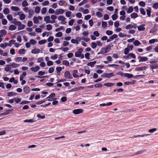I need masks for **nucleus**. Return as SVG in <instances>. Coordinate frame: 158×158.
Wrapping results in <instances>:
<instances>
[{
    "label": "nucleus",
    "mask_w": 158,
    "mask_h": 158,
    "mask_svg": "<svg viewBox=\"0 0 158 158\" xmlns=\"http://www.w3.org/2000/svg\"><path fill=\"white\" fill-rule=\"evenodd\" d=\"M114 76L115 74L114 73H103V75H102V77H106L107 78H110Z\"/></svg>",
    "instance_id": "f257e3e1"
},
{
    "label": "nucleus",
    "mask_w": 158,
    "mask_h": 158,
    "mask_svg": "<svg viewBox=\"0 0 158 158\" xmlns=\"http://www.w3.org/2000/svg\"><path fill=\"white\" fill-rule=\"evenodd\" d=\"M139 62H144L147 61L148 58L146 56H139L137 58Z\"/></svg>",
    "instance_id": "f03ea898"
},
{
    "label": "nucleus",
    "mask_w": 158,
    "mask_h": 158,
    "mask_svg": "<svg viewBox=\"0 0 158 158\" xmlns=\"http://www.w3.org/2000/svg\"><path fill=\"white\" fill-rule=\"evenodd\" d=\"M64 76L66 78L68 79H72L73 78L71 74L68 71L65 72L64 73Z\"/></svg>",
    "instance_id": "7ed1b4c3"
},
{
    "label": "nucleus",
    "mask_w": 158,
    "mask_h": 158,
    "mask_svg": "<svg viewBox=\"0 0 158 158\" xmlns=\"http://www.w3.org/2000/svg\"><path fill=\"white\" fill-rule=\"evenodd\" d=\"M136 24L133 23V25L132 24H128L126 27V29H129L131 28H134L136 29Z\"/></svg>",
    "instance_id": "20e7f679"
},
{
    "label": "nucleus",
    "mask_w": 158,
    "mask_h": 158,
    "mask_svg": "<svg viewBox=\"0 0 158 158\" xmlns=\"http://www.w3.org/2000/svg\"><path fill=\"white\" fill-rule=\"evenodd\" d=\"M64 12V11L63 9H57L55 10V14L56 15H58L59 14H62Z\"/></svg>",
    "instance_id": "39448f33"
},
{
    "label": "nucleus",
    "mask_w": 158,
    "mask_h": 158,
    "mask_svg": "<svg viewBox=\"0 0 158 158\" xmlns=\"http://www.w3.org/2000/svg\"><path fill=\"white\" fill-rule=\"evenodd\" d=\"M83 110L82 109H77L74 110L73 111V113L75 114H79L82 113Z\"/></svg>",
    "instance_id": "423d86ee"
},
{
    "label": "nucleus",
    "mask_w": 158,
    "mask_h": 158,
    "mask_svg": "<svg viewBox=\"0 0 158 158\" xmlns=\"http://www.w3.org/2000/svg\"><path fill=\"white\" fill-rule=\"evenodd\" d=\"M110 48L109 47H107L106 48H102L101 49V50L102 51V52L103 54L104 53H106L108 52L110 50Z\"/></svg>",
    "instance_id": "0eeeda50"
},
{
    "label": "nucleus",
    "mask_w": 158,
    "mask_h": 158,
    "mask_svg": "<svg viewBox=\"0 0 158 158\" xmlns=\"http://www.w3.org/2000/svg\"><path fill=\"white\" fill-rule=\"evenodd\" d=\"M40 67L39 66H36L35 67H32L30 68V70L32 72H36L38 71L40 69Z\"/></svg>",
    "instance_id": "6e6552de"
},
{
    "label": "nucleus",
    "mask_w": 158,
    "mask_h": 158,
    "mask_svg": "<svg viewBox=\"0 0 158 158\" xmlns=\"http://www.w3.org/2000/svg\"><path fill=\"white\" fill-rule=\"evenodd\" d=\"M23 90L25 94H28L30 92V88L28 86H26L24 87Z\"/></svg>",
    "instance_id": "1a4fd4ad"
},
{
    "label": "nucleus",
    "mask_w": 158,
    "mask_h": 158,
    "mask_svg": "<svg viewBox=\"0 0 158 158\" xmlns=\"http://www.w3.org/2000/svg\"><path fill=\"white\" fill-rule=\"evenodd\" d=\"M145 26V24H143L137 27L139 31H143L145 29L144 27Z\"/></svg>",
    "instance_id": "9d476101"
},
{
    "label": "nucleus",
    "mask_w": 158,
    "mask_h": 158,
    "mask_svg": "<svg viewBox=\"0 0 158 158\" xmlns=\"http://www.w3.org/2000/svg\"><path fill=\"white\" fill-rule=\"evenodd\" d=\"M147 67L146 66H143L141 67H138L135 68V70L137 71H143L147 69Z\"/></svg>",
    "instance_id": "9b49d317"
},
{
    "label": "nucleus",
    "mask_w": 158,
    "mask_h": 158,
    "mask_svg": "<svg viewBox=\"0 0 158 158\" xmlns=\"http://www.w3.org/2000/svg\"><path fill=\"white\" fill-rule=\"evenodd\" d=\"M0 38H2L6 33V31L4 29L0 30Z\"/></svg>",
    "instance_id": "f8f14e48"
},
{
    "label": "nucleus",
    "mask_w": 158,
    "mask_h": 158,
    "mask_svg": "<svg viewBox=\"0 0 158 158\" xmlns=\"http://www.w3.org/2000/svg\"><path fill=\"white\" fill-rule=\"evenodd\" d=\"M10 65V66L12 67L13 68H16L19 66L20 64H16L14 62L11 63Z\"/></svg>",
    "instance_id": "ddd939ff"
},
{
    "label": "nucleus",
    "mask_w": 158,
    "mask_h": 158,
    "mask_svg": "<svg viewBox=\"0 0 158 158\" xmlns=\"http://www.w3.org/2000/svg\"><path fill=\"white\" fill-rule=\"evenodd\" d=\"M40 49H36L35 48L34 49H32L31 50V53L33 54H36L40 52Z\"/></svg>",
    "instance_id": "4468645a"
},
{
    "label": "nucleus",
    "mask_w": 158,
    "mask_h": 158,
    "mask_svg": "<svg viewBox=\"0 0 158 158\" xmlns=\"http://www.w3.org/2000/svg\"><path fill=\"white\" fill-rule=\"evenodd\" d=\"M50 17L49 16H46L44 19V21L46 22V23H50Z\"/></svg>",
    "instance_id": "2eb2a0df"
},
{
    "label": "nucleus",
    "mask_w": 158,
    "mask_h": 158,
    "mask_svg": "<svg viewBox=\"0 0 158 158\" xmlns=\"http://www.w3.org/2000/svg\"><path fill=\"white\" fill-rule=\"evenodd\" d=\"M124 76L125 77H127L129 78H130L132 77L133 76L131 74L125 73L124 74Z\"/></svg>",
    "instance_id": "dca6fc26"
},
{
    "label": "nucleus",
    "mask_w": 158,
    "mask_h": 158,
    "mask_svg": "<svg viewBox=\"0 0 158 158\" xmlns=\"http://www.w3.org/2000/svg\"><path fill=\"white\" fill-rule=\"evenodd\" d=\"M150 67L152 69H156L158 67V64L156 63L153 64H150Z\"/></svg>",
    "instance_id": "f3484780"
},
{
    "label": "nucleus",
    "mask_w": 158,
    "mask_h": 158,
    "mask_svg": "<svg viewBox=\"0 0 158 158\" xmlns=\"http://www.w3.org/2000/svg\"><path fill=\"white\" fill-rule=\"evenodd\" d=\"M17 27L15 25H10L9 27V30L10 31H13L15 30Z\"/></svg>",
    "instance_id": "a211bd4d"
},
{
    "label": "nucleus",
    "mask_w": 158,
    "mask_h": 158,
    "mask_svg": "<svg viewBox=\"0 0 158 158\" xmlns=\"http://www.w3.org/2000/svg\"><path fill=\"white\" fill-rule=\"evenodd\" d=\"M10 66V64L6 65V66L5 68V70L6 72L9 71L11 69V68Z\"/></svg>",
    "instance_id": "6ab92c4d"
},
{
    "label": "nucleus",
    "mask_w": 158,
    "mask_h": 158,
    "mask_svg": "<svg viewBox=\"0 0 158 158\" xmlns=\"http://www.w3.org/2000/svg\"><path fill=\"white\" fill-rule=\"evenodd\" d=\"M8 96L9 97L13 96H16V94L15 93L12 92H9L7 93Z\"/></svg>",
    "instance_id": "aec40b11"
},
{
    "label": "nucleus",
    "mask_w": 158,
    "mask_h": 158,
    "mask_svg": "<svg viewBox=\"0 0 158 158\" xmlns=\"http://www.w3.org/2000/svg\"><path fill=\"white\" fill-rule=\"evenodd\" d=\"M96 61H94L93 62H89L87 64V65L90 66L92 67L94 66V65L96 63Z\"/></svg>",
    "instance_id": "412c9836"
},
{
    "label": "nucleus",
    "mask_w": 158,
    "mask_h": 158,
    "mask_svg": "<svg viewBox=\"0 0 158 158\" xmlns=\"http://www.w3.org/2000/svg\"><path fill=\"white\" fill-rule=\"evenodd\" d=\"M8 46L7 44L6 43L3 44L2 43L0 45V47L1 48L5 49Z\"/></svg>",
    "instance_id": "4be33fe9"
},
{
    "label": "nucleus",
    "mask_w": 158,
    "mask_h": 158,
    "mask_svg": "<svg viewBox=\"0 0 158 158\" xmlns=\"http://www.w3.org/2000/svg\"><path fill=\"white\" fill-rule=\"evenodd\" d=\"M138 16V14L135 13H133L131 15V18L135 19Z\"/></svg>",
    "instance_id": "5701e85b"
},
{
    "label": "nucleus",
    "mask_w": 158,
    "mask_h": 158,
    "mask_svg": "<svg viewBox=\"0 0 158 158\" xmlns=\"http://www.w3.org/2000/svg\"><path fill=\"white\" fill-rule=\"evenodd\" d=\"M11 8V10L13 11H18L19 10V8L18 7L12 6Z\"/></svg>",
    "instance_id": "b1692460"
},
{
    "label": "nucleus",
    "mask_w": 158,
    "mask_h": 158,
    "mask_svg": "<svg viewBox=\"0 0 158 158\" xmlns=\"http://www.w3.org/2000/svg\"><path fill=\"white\" fill-rule=\"evenodd\" d=\"M112 104V103L111 102H109L107 104L102 103L100 105V106H109L111 105Z\"/></svg>",
    "instance_id": "393cba45"
},
{
    "label": "nucleus",
    "mask_w": 158,
    "mask_h": 158,
    "mask_svg": "<svg viewBox=\"0 0 158 158\" xmlns=\"http://www.w3.org/2000/svg\"><path fill=\"white\" fill-rule=\"evenodd\" d=\"M40 10V8L39 6H36L35 9V12L36 13H39Z\"/></svg>",
    "instance_id": "a878e982"
},
{
    "label": "nucleus",
    "mask_w": 158,
    "mask_h": 158,
    "mask_svg": "<svg viewBox=\"0 0 158 158\" xmlns=\"http://www.w3.org/2000/svg\"><path fill=\"white\" fill-rule=\"evenodd\" d=\"M25 50L24 49H21L19 50V53L20 54H25Z\"/></svg>",
    "instance_id": "bb28decb"
},
{
    "label": "nucleus",
    "mask_w": 158,
    "mask_h": 158,
    "mask_svg": "<svg viewBox=\"0 0 158 158\" xmlns=\"http://www.w3.org/2000/svg\"><path fill=\"white\" fill-rule=\"evenodd\" d=\"M133 44L135 46H138L141 44L140 42L138 40H135L133 42Z\"/></svg>",
    "instance_id": "cd10ccee"
},
{
    "label": "nucleus",
    "mask_w": 158,
    "mask_h": 158,
    "mask_svg": "<svg viewBox=\"0 0 158 158\" xmlns=\"http://www.w3.org/2000/svg\"><path fill=\"white\" fill-rule=\"evenodd\" d=\"M23 122L24 123H34L35 122V121L33 120L32 119H26L23 121Z\"/></svg>",
    "instance_id": "c85d7f7f"
},
{
    "label": "nucleus",
    "mask_w": 158,
    "mask_h": 158,
    "mask_svg": "<svg viewBox=\"0 0 158 158\" xmlns=\"http://www.w3.org/2000/svg\"><path fill=\"white\" fill-rule=\"evenodd\" d=\"M3 13L7 15L9 13L10 11L8 8H5L3 10Z\"/></svg>",
    "instance_id": "c756f323"
},
{
    "label": "nucleus",
    "mask_w": 158,
    "mask_h": 158,
    "mask_svg": "<svg viewBox=\"0 0 158 158\" xmlns=\"http://www.w3.org/2000/svg\"><path fill=\"white\" fill-rule=\"evenodd\" d=\"M139 10L140 13L143 15H146V12L145 11L144 9L143 8H141L139 9Z\"/></svg>",
    "instance_id": "7c9ffc66"
},
{
    "label": "nucleus",
    "mask_w": 158,
    "mask_h": 158,
    "mask_svg": "<svg viewBox=\"0 0 158 158\" xmlns=\"http://www.w3.org/2000/svg\"><path fill=\"white\" fill-rule=\"evenodd\" d=\"M114 84L111 83H105L104 84V85L105 86H108V87H110L114 85Z\"/></svg>",
    "instance_id": "2f4dec72"
},
{
    "label": "nucleus",
    "mask_w": 158,
    "mask_h": 158,
    "mask_svg": "<svg viewBox=\"0 0 158 158\" xmlns=\"http://www.w3.org/2000/svg\"><path fill=\"white\" fill-rule=\"evenodd\" d=\"M158 40L157 39H152L149 41V43L150 44H153L155 42H157Z\"/></svg>",
    "instance_id": "473e14b6"
},
{
    "label": "nucleus",
    "mask_w": 158,
    "mask_h": 158,
    "mask_svg": "<svg viewBox=\"0 0 158 158\" xmlns=\"http://www.w3.org/2000/svg\"><path fill=\"white\" fill-rule=\"evenodd\" d=\"M25 17L26 16L23 13H22L21 14H20V15H19L20 19L21 20L24 19L25 18Z\"/></svg>",
    "instance_id": "72a5a7b5"
},
{
    "label": "nucleus",
    "mask_w": 158,
    "mask_h": 158,
    "mask_svg": "<svg viewBox=\"0 0 158 158\" xmlns=\"http://www.w3.org/2000/svg\"><path fill=\"white\" fill-rule=\"evenodd\" d=\"M118 37L117 35L116 34H114V35L111 36L110 37V39L113 40L114 39L117 38Z\"/></svg>",
    "instance_id": "f704fd0d"
},
{
    "label": "nucleus",
    "mask_w": 158,
    "mask_h": 158,
    "mask_svg": "<svg viewBox=\"0 0 158 158\" xmlns=\"http://www.w3.org/2000/svg\"><path fill=\"white\" fill-rule=\"evenodd\" d=\"M14 20L16 21V22H13V23L16 25L19 26L21 25V24H22L21 23L20 21H16V20L15 19H14Z\"/></svg>",
    "instance_id": "c9c22d12"
},
{
    "label": "nucleus",
    "mask_w": 158,
    "mask_h": 158,
    "mask_svg": "<svg viewBox=\"0 0 158 158\" xmlns=\"http://www.w3.org/2000/svg\"><path fill=\"white\" fill-rule=\"evenodd\" d=\"M14 101L16 103H18L20 102L21 101V99L20 98H14Z\"/></svg>",
    "instance_id": "e433bc0d"
},
{
    "label": "nucleus",
    "mask_w": 158,
    "mask_h": 158,
    "mask_svg": "<svg viewBox=\"0 0 158 158\" xmlns=\"http://www.w3.org/2000/svg\"><path fill=\"white\" fill-rule=\"evenodd\" d=\"M88 1V0H83L81 2L79 3V6H81L84 4L87 3Z\"/></svg>",
    "instance_id": "4c0bfd02"
},
{
    "label": "nucleus",
    "mask_w": 158,
    "mask_h": 158,
    "mask_svg": "<svg viewBox=\"0 0 158 158\" xmlns=\"http://www.w3.org/2000/svg\"><path fill=\"white\" fill-rule=\"evenodd\" d=\"M22 6L23 7L27 6L28 5V3L26 0H24L22 3Z\"/></svg>",
    "instance_id": "58836bf2"
},
{
    "label": "nucleus",
    "mask_w": 158,
    "mask_h": 158,
    "mask_svg": "<svg viewBox=\"0 0 158 158\" xmlns=\"http://www.w3.org/2000/svg\"><path fill=\"white\" fill-rule=\"evenodd\" d=\"M63 64L64 65L66 66H68L69 65V62L67 60H64L63 61Z\"/></svg>",
    "instance_id": "ea45409f"
},
{
    "label": "nucleus",
    "mask_w": 158,
    "mask_h": 158,
    "mask_svg": "<svg viewBox=\"0 0 158 158\" xmlns=\"http://www.w3.org/2000/svg\"><path fill=\"white\" fill-rule=\"evenodd\" d=\"M46 42V40H42L39 41L38 42V43L42 45L44 44Z\"/></svg>",
    "instance_id": "a19ab883"
},
{
    "label": "nucleus",
    "mask_w": 158,
    "mask_h": 158,
    "mask_svg": "<svg viewBox=\"0 0 158 158\" xmlns=\"http://www.w3.org/2000/svg\"><path fill=\"white\" fill-rule=\"evenodd\" d=\"M25 27V26L23 24H22L18 26V30H22Z\"/></svg>",
    "instance_id": "79ce46f5"
},
{
    "label": "nucleus",
    "mask_w": 158,
    "mask_h": 158,
    "mask_svg": "<svg viewBox=\"0 0 158 158\" xmlns=\"http://www.w3.org/2000/svg\"><path fill=\"white\" fill-rule=\"evenodd\" d=\"M133 11V8L131 6H130L128 9L127 11V12L128 13H131Z\"/></svg>",
    "instance_id": "37998d69"
},
{
    "label": "nucleus",
    "mask_w": 158,
    "mask_h": 158,
    "mask_svg": "<svg viewBox=\"0 0 158 158\" xmlns=\"http://www.w3.org/2000/svg\"><path fill=\"white\" fill-rule=\"evenodd\" d=\"M46 26L47 27V30L48 31H50L52 29V25H51L50 24L47 25Z\"/></svg>",
    "instance_id": "c03bdc74"
},
{
    "label": "nucleus",
    "mask_w": 158,
    "mask_h": 158,
    "mask_svg": "<svg viewBox=\"0 0 158 158\" xmlns=\"http://www.w3.org/2000/svg\"><path fill=\"white\" fill-rule=\"evenodd\" d=\"M33 21L34 23L37 24L39 23V20H38V18L36 17H34L33 18Z\"/></svg>",
    "instance_id": "a18cd8bd"
},
{
    "label": "nucleus",
    "mask_w": 158,
    "mask_h": 158,
    "mask_svg": "<svg viewBox=\"0 0 158 158\" xmlns=\"http://www.w3.org/2000/svg\"><path fill=\"white\" fill-rule=\"evenodd\" d=\"M62 35V33L60 31L56 33V36L57 37H61Z\"/></svg>",
    "instance_id": "49530a36"
},
{
    "label": "nucleus",
    "mask_w": 158,
    "mask_h": 158,
    "mask_svg": "<svg viewBox=\"0 0 158 158\" xmlns=\"http://www.w3.org/2000/svg\"><path fill=\"white\" fill-rule=\"evenodd\" d=\"M106 34L108 35H112L113 33V32L112 31L110 30L106 31Z\"/></svg>",
    "instance_id": "de8ad7c7"
},
{
    "label": "nucleus",
    "mask_w": 158,
    "mask_h": 158,
    "mask_svg": "<svg viewBox=\"0 0 158 158\" xmlns=\"http://www.w3.org/2000/svg\"><path fill=\"white\" fill-rule=\"evenodd\" d=\"M152 7L155 9H157L158 8V2L154 3L152 6Z\"/></svg>",
    "instance_id": "09e8293b"
},
{
    "label": "nucleus",
    "mask_w": 158,
    "mask_h": 158,
    "mask_svg": "<svg viewBox=\"0 0 158 158\" xmlns=\"http://www.w3.org/2000/svg\"><path fill=\"white\" fill-rule=\"evenodd\" d=\"M112 18L113 20H115L117 19L118 16L116 14H114L112 15Z\"/></svg>",
    "instance_id": "8fccbe9b"
},
{
    "label": "nucleus",
    "mask_w": 158,
    "mask_h": 158,
    "mask_svg": "<svg viewBox=\"0 0 158 158\" xmlns=\"http://www.w3.org/2000/svg\"><path fill=\"white\" fill-rule=\"evenodd\" d=\"M58 19L60 21L63 20H65L66 18L63 16H60L58 17Z\"/></svg>",
    "instance_id": "3c124183"
},
{
    "label": "nucleus",
    "mask_w": 158,
    "mask_h": 158,
    "mask_svg": "<svg viewBox=\"0 0 158 158\" xmlns=\"http://www.w3.org/2000/svg\"><path fill=\"white\" fill-rule=\"evenodd\" d=\"M54 71V69L53 67H51L49 68L48 70V72L49 73H52Z\"/></svg>",
    "instance_id": "603ef678"
},
{
    "label": "nucleus",
    "mask_w": 158,
    "mask_h": 158,
    "mask_svg": "<svg viewBox=\"0 0 158 158\" xmlns=\"http://www.w3.org/2000/svg\"><path fill=\"white\" fill-rule=\"evenodd\" d=\"M47 11V9L46 7L43 8L41 10V13L42 14H45Z\"/></svg>",
    "instance_id": "864d4df0"
},
{
    "label": "nucleus",
    "mask_w": 158,
    "mask_h": 158,
    "mask_svg": "<svg viewBox=\"0 0 158 158\" xmlns=\"http://www.w3.org/2000/svg\"><path fill=\"white\" fill-rule=\"evenodd\" d=\"M71 12L70 11H67L66 12V16L68 17H70L71 14Z\"/></svg>",
    "instance_id": "5fc2aeb1"
},
{
    "label": "nucleus",
    "mask_w": 158,
    "mask_h": 158,
    "mask_svg": "<svg viewBox=\"0 0 158 158\" xmlns=\"http://www.w3.org/2000/svg\"><path fill=\"white\" fill-rule=\"evenodd\" d=\"M7 20L4 19H3L2 20V23L3 25H5L7 24Z\"/></svg>",
    "instance_id": "6e6d98bb"
},
{
    "label": "nucleus",
    "mask_w": 158,
    "mask_h": 158,
    "mask_svg": "<svg viewBox=\"0 0 158 158\" xmlns=\"http://www.w3.org/2000/svg\"><path fill=\"white\" fill-rule=\"evenodd\" d=\"M97 47V44L95 42H92L91 43V47L93 49Z\"/></svg>",
    "instance_id": "4d7b16f0"
},
{
    "label": "nucleus",
    "mask_w": 158,
    "mask_h": 158,
    "mask_svg": "<svg viewBox=\"0 0 158 158\" xmlns=\"http://www.w3.org/2000/svg\"><path fill=\"white\" fill-rule=\"evenodd\" d=\"M7 19L9 21H11L13 19L12 16L11 15H9L7 16Z\"/></svg>",
    "instance_id": "13d9d810"
},
{
    "label": "nucleus",
    "mask_w": 158,
    "mask_h": 158,
    "mask_svg": "<svg viewBox=\"0 0 158 158\" xmlns=\"http://www.w3.org/2000/svg\"><path fill=\"white\" fill-rule=\"evenodd\" d=\"M139 5L143 7H144L145 6V3L143 1H140L139 2Z\"/></svg>",
    "instance_id": "bf43d9fd"
},
{
    "label": "nucleus",
    "mask_w": 158,
    "mask_h": 158,
    "mask_svg": "<svg viewBox=\"0 0 158 158\" xmlns=\"http://www.w3.org/2000/svg\"><path fill=\"white\" fill-rule=\"evenodd\" d=\"M97 44V46L101 47L102 46L103 44L102 43H101L100 41H96V43Z\"/></svg>",
    "instance_id": "052dcab7"
},
{
    "label": "nucleus",
    "mask_w": 158,
    "mask_h": 158,
    "mask_svg": "<svg viewBox=\"0 0 158 158\" xmlns=\"http://www.w3.org/2000/svg\"><path fill=\"white\" fill-rule=\"evenodd\" d=\"M96 15L99 18H100L102 17V14L100 12H97L96 14Z\"/></svg>",
    "instance_id": "680f3d73"
},
{
    "label": "nucleus",
    "mask_w": 158,
    "mask_h": 158,
    "mask_svg": "<svg viewBox=\"0 0 158 158\" xmlns=\"http://www.w3.org/2000/svg\"><path fill=\"white\" fill-rule=\"evenodd\" d=\"M107 26V23L106 22L102 21V26L104 28H106Z\"/></svg>",
    "instance_id": "e2e57ef3"
},
{
    "label": "nucleus",
    "mask_w": 158,
    "mask_h": 158,
    "mask_svg": "<svg viewBox=\"0 0 158 158\" xmlns=\"http://www.w3.org/2000/svg\"><path fill=\"white\" fill-rule=\"evenodd\" d=\"M49 2L48 1H45L42 3V5L43 6H45L49 5Z\"/></svg>",
    "instance_id": "0e129e2a"
},
{
    "label": "nucleus",
    "mask_w": 158,
    "mask_h": 158,
    "mask_svg": "<svg viewBox=\"0 0 158 158\" xmlns=\"http://www.w3.org/2000/svg\"><path fill=\"white\" fill-rule=\"evenodd\" d=\"M71 42L73 44H78V42L77 40L72 39L71 40Z\"/></svg>",
    "instance_id": "69168bd1"
},
{
    "label": "nucleus",
    "mask_w": 158,
    "mask_h": 158,
    "mask_svg": "<svg viewBox=\"0 0 158 158\" xmlns=\"http://www.w3.org/2000/svg\"><path fill=\"white\" fill-rule=\"evenodd\" d=\"M151 9H147V14L148 16L149 17L151 16Z\"/></svg>",
    "instance_id": "338daca9"
},
{
    "label": "nucleus",
    "mask_w": 158,
    "mask_h": 158,
    "mask_svg": "<svg viewBox=\"0 0 158 158\" xmlns=\"http://www.w3.org/2000/svg\"><path fill=\"white\" fill-rule=\"evenodd\" d=\"M129 52V49L128 48H126L125 49L124 53L125 55L127 54Z\"/></svg>",
    "instance_id": "774afa93"
}]
</instances>
